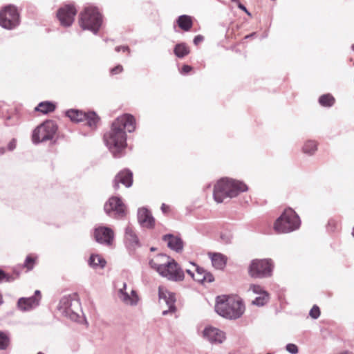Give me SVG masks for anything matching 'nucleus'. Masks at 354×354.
<instances>
[{
  "label": "nucleus",
  "mask_w": 354,
  "mask_h": 354,
  "mask_svg": "<svg viewBox=\"0 0 354 354\" xmlns=\"http://www.w3.org/2000/svg\"><path fill=\"white\" fill-rule=\"evenodd\" d=\"M136 127L133 115L124 113L118 117L111 124L109 131L104 135V141L114 158H120L127 146V130L132 133Z\"/></svg>",
  "instance_id": "obj_1"
},
{
  "label": "nucleus",
  "mask_w": 354,
  "mask_h": 354,
  "mask_svg": "<svg viewBox=\"0 0 354 354\" xmlns=\"http://www.w3.org/2000/svg\"><path fill=\"white\" fill-rule=\"evenodd\" d=\"M248 189V186L242 181L222 178L214 186L213 198L217 203H221L227 199L236 197Z\"/></svg>",
  "instance_id": "obj_2"
},
{
  "label": "nucleus",
  "mask_w": 354,
  "mask_h": 354,
  "mask_svg": "<svg viewBox=\"0 0 354 354\" xmlns=\"http://www.w3.org/2000/svg\"><path fill=\"white\" fill-rule=\"evenodd\" d=\"M215 310L226 319H236L243 314L245 306L241 299L221 295L216 297Z\"/></svg>",
  "instance_id": "obj_3"
},
{
  "label": "nucleus",
  "mask_w": 354,
  "mask_h": 354,
  "mask_svg": "<svg viewBox=\"0 0 354 354\" xmlns=\"http://www.w3.org/2000/svg\"><path fill=\"white\" fill-rule=\"evenodd\" d=\"M103 22V17L95 6H88L79 15V24L84 30H89L94 35L99 32Z\"/></svg>",
  "instance_id": "obj_4"
},
{
  "label": "nucleus",
  "mask_w": 354,
  "mask_h": 354,
  "mask_svg": "<svg viewBox=\"0 0 354 354\" xmlns=\"http://www.w3.org/2000/svg\"><path fill=\"white\" fill-rule=\"evenodd\" d=\"M300 225L299 215L292 208H287L275 221L274 229L278 233H290L298 230Z\"/></svg>",
  "instance_id": "obj_5"
},
{
  "label": "nucleus",
  "mask_w": 354,
  "mask_h": 354,
  "mask_svg": "<svg viewBox=\"0 0 354 354\" xmlns=\"http://www.w3.org/2000/svg\"><path fill=\"white\" fill-rule=\"evenodd\" d=\"M274 262L271 259H256L248 266L249 275L254 279H264L272 275Z\"/></svg>",
  "instance_id": "obj_6"
},
{
  "label": "nucleus",
  "mask_w": 354,
  "mask_h": 354,
  "mask_svg": "<svg viewBox=\"0 0 354 354\" xmlns=\"http://www.w3.org/2000/svg\"><path fill=\"white\" fill-rule=\"evenodd\" d=\"M57 309L63 316L77 321L81 311L80 302L75 295L64 296L59 301Z\"/></svg>",
  "instance_id": "obj_7"
},
{
  "label": "nucleus",
  "mask_w": 354,
  "mask_h": 354,
  "mask_svg": "<svg viewBox=\"0 0 354 354\" xmlns=\"http://www.w3.org/2000/svg\"><path fill=\"white\" fill-rule=\"evenodd\" d=\"M58 129L57 124L54 120H46L38 126L32 133V142L38 144L51 140Z\"/></svg>",
  "instance_id": "obj_8"
},
{
  "label": "nucleus",
  "mask_w": 354,
  "mask_h": 354,
  "mask_svg": "<svg viewBox=\"0 0 354 354\" xmlns=\"http://www.w3.org/2000/svg\"><path fill=\"white\" fill-rule=\"evenodd\" d=\"M20 24V15L17 8L8 5L0 10V26L7 30H13Z\"/></svg>",
  "instance_id": "obj_9"
},
{
  "label": "nucleus",
  "mask_w": 354,
  "mask_h": 354,
  "mask_svg": "<svg viewBox=\"0 0 354 354\" xmlns=\"http://www.w3.org/2000/svg\"><path fill=\"white\" fill-rule=\"evenodd\" d=\"M160 274L173 281H180L184 279L185 274L178 263L173 259L160 266Z\"/></svg>",
  "instance_id": "obj_10"
},
{
  "label": "nucleus",
  "mask_w": 354,
  "mask_h": 354,
  "mask_svg": "<svg viewBox=\"0 0 354 354\" xmlns=\"http://www.w3.org/2000/svg\"><path fill=\"white\" fill-rule=\"evenodd\" d=\"M105 213L110 217L120 219L126 215V206L120 197L112 196L104 204Z\"/></svg>",
  "instance_id": "obj_11"
},
{
  "label": "nucleus",
  "mask_w": 354,
  "mask_h": 354,
  "mask_svg": "<svg viewBox=\"0 0 354 354\" xmlns=\"http://www.w3.org/2000/svg\"><path fill=\"white\" fill-rule=\"evenodd\" d=\"M93 237L98 243L109 247L113 245L115 234L111 227L99 225L94 229Z\"/></svg>",
  "instance_id": "obj_12"
},
{
  "label": "nucleus",
  "mask_w": 354,
  "mask_h": 354,
  "mask_svg": "<svg viewBox=\"0 0 354 354\" xmlns=\"http://www.w3.org/2000/svg\"><path fill=\"white\" fill-rule=\"evenodd\" d=\"M77 14V9L73 4H66L57 11V17L60 24L64 27L71 26Z\"/></svg>",
  "instance_id": "obj_13"
},
{
  "label": "nucleus",
  "mask_w": 354,
  "mask_h": 354,
  "mask_svg": "<svg viewBox=\"0 0 354 354\" xmlns=\"http://www.w3.org/2000/svg\"><path fill=\"white\" fill-rule=\"evenodd\" d=\"M120 183L126 187H131L133 184V173L128 169H124L117 174L113 180V187L115 190L120 188Z\"/></svg>",
  "instance_id": "obj_14"
},
{
  "label": "nucleus",
  "mask_w": 354,
  "mask_h": 354,
  "mask_svg": "<svg viewBox=\"0 0 354 354\" xmlns=\"http://www.w3.org/2000/svg\"><path fill=\"white\" fill-rule=\"evenodd\" d=\"M203 336L212 344H221L225 339L224 332L212 326L205 327L203 331Z\"/></svg>",
  "instance_id": "obj_15"
},
{
  "label": "nucleus",
  "mask_w": 354,
  "mask_h": 354,
  "mask_svg": "<svg viewBox=\"0 0 354 354\" xmlns=\"http://www.w3.org/2000/svg\"><path fill=\"white\" fill-rule=\"evenodd\" d=\"M138 221L142 227L148 229L153 228L155 218L149 209L146 207L139 208L138 210Z\"/></svg>",
  "instance_id": "obj_16"
},
{
  "label": "nucleus",
  "mask_w": 354,
  "mask_h": 354,
  "mask_svg": "<svg viewBox=\"0 0 354 354\" xmlns=\"http://www.w3.org/2000/svg\"><path fill=\"white\" fill-rule=\"evenodd\" d=\"M39 304V298L36 297H21L17 301V308L22 312L32 310Z\"/></svg>",
  "instance_id": "obj_17"
},
{
  "label": "nucleus",
  "mask_w": 354,
  "mask_h": 354,
  "mask_svg": "<svg viewBox=\"0 0 354 354\" xmlns=\"http://www.w3.org/2000/svg\"><path fill=\"white\" fill-rule=\"evenodd\" d=\"M162 240L167 242L168 248L176 252H180L183 249V241L179 236L167 234L163 236Z\"/></svg>",
  "instance_id": "obj_18"
},
{
  "label": "nucleus",
  "mask_w": 354,
  "mask_h": 354,
  "mask_svg": "<svg viewBox=\"0 0 354 354\" xmlns=\"http://www.w3.org/2000/svg\"><path fill=\"white\" fill-rule=\"evenodd\" d=\"M158 296L160 300H163L166 303L171 313H174L176 311V296L174 293L165 290L160 287L158 290Z\"/></svg>",
  "instance_id": "obj_19"
},
{
  "label": "nucleus",
  "mask_w": 354,
  "mask_h": 354,
  "mask_svg": "<svg viewBox=\"0 0 354 354\" xmlns=\"http://www.w3.org/2000/svg\"><path fill=\"white\" fill-rule=\"evenodd\" d=\"M208 257L216 269L223 270L225 267L227 261V257L225 255L220 252H209Z\"/></svg>",
  "instance_id": "obj_20"
},
{
  "label": "nucleus",
  "mask_w": 354,
  "mask_h": 354,
  "mask_svg": "<svg viewBox=\"0 0 354 354\" xmlns=\"http://www.w3.org/2000/svg\"><path fill=\"white\" fill-rule=\"evenodd\" d=\"M124 238L129 247L136 248L140 245L139 239L131 225L125 228Z\"/></svg>",
  "instance_id": "obj_21"
},
{
  "label": "nucleus",
  "mask_w": 354,
  "mask_h": 354,
  "mask_svg": "<svg viewBox=\"0 0 354 354\" xmlns=\"http://www.w3.org/2000/svg\"><path fill=\"white\" fill-rule=\"evenodd\" d=\"M65 115L73 122L84 121L86 112L79 109H71L66 111Z\"/></svg>",
  "instance_id": "obj_22"
},
{
  "label": "nucleus",
  "mask_w": 354,
  "mask_h": 354,
  "mask_svg": "<svg viewBox=\"0 0 354 354\" xmlns=\"http://www.w3.org/2000/svg\"><path fill=\"white\" fill-rule=\"evenodd\" d=\"M127 284L123 283L122 288H120L118 291V296L120 299L126 304L131 306H136L138 304V299L136 298H131L130 295L127 292Z\"/></svg>",
  "instance_id": "obj_23"
},
{
  "label": "nucleus",
  "mask_w": 354,
  "mask_h": 354,
  "mask_svg": "<svg viewBox=\"0 0 354 354\" xmlns=\"http://www.w3.org/2000/svg\"><path fill=\"white\" fill-rule=\"evenodd\" d=\"M318 149V143L314 140H307L302 147V152L308 156H312L315 154Z\"/></svg>",
  "instance_id": "obj_24"
},
{
  "label": "nucleus",
  "mask_w": 354,
  "mask_h": 354,
  "mask_svg": "<svg viewBox=\"0 0 354 354\" xmlns=\"http://www.w3.org/2000/svg\"><path fill=\"white\" fill-rule=\"evenodd\" d=\"M176 23L179 28L184 31H189L193 26L192 17L186 15L179 16L176 20Z\"/></svg>",
  "instance_id": "obj_25"
},
{
  "label": "nucleus",
  "mask_w": 354,
  "mask_h": 354,
  "mask_svg": "<svg viewBox=\"0 0 354 354\" xmlns=\"http://www.w3.org/2000/svg\"><path fill=\"white\" fill-rule=\"evenodd\" d=\"M84 121H86V125L89 127L91 129L95 130L100 121V117L95 111L86 112Z\"/></svg>",
  "instance_id": "obj_26"
},
{
  "label": "nucleus",
  "mask_w": 354,
  "mask_h": 354,
  "mask_svg": "<svg viewBox=\"0 0 354 354\" xmlns=\"http://www.w3.org/2000/svg\"><path fill=\"white\" fill-rule=\"evenodd\" d=\"M56 109L55 103L50 101H44L38 104L35 108V111H39L42 113L47 114L53 112Z\"/></svg>",
  "instance_id": "obj_27"
},
{
  "label": "nucleus",
  "mask_w": 354,
  "mask_h": 354,
  "mask_svg": "<svg viewBox=\"0 0 354 354\" xmlns=\"http://www.w3.org/2000/svg\"><path fill=\"white\" fill-rule=\"evenodd\" d=\"M190 50L189 47L185 43L177 44L174 48V55L178 58H183L189 53Z\"/></svg>",
  "instance_id": "obj_28"
},
{
  "label": "nucleus",
  "mask_w": 354,
  "mask_h": 354,
  "mask_svg": "<svg viewBox=\"0 0 354 354\" xmlns=\"http://www.w3.org/2000/svg\"><path fill=\"white\" fill-rule=\"evenodd\" d=\"M106 261L104 259L98 254H91L88 259V264L93 268L100 267L103 268L105 267Z\"/></svg>",
  "instance_id": "obj_29"
},
{
  "label": "nucleus",
  "mask_w": 354,
  "mask_h": 354,
  "mask_svg": "<svg viewBox=\"0 0 354 354\" xmlns=\"http://www.w3.org/2000/svg\"><path fill=\"white\" fill-rule=\"evenodd\" d=\"M318 102L322 106L331 107L335 102V97L330 93H326L319 96Z\"/></svg>",
  "instance_id": "obj_30"
},
{
  "label": "nucleus",
  "mask_w": 354,
  "mask_h": 354,
  "mask_svg": "<svg viewBox=\"0 0 354 354\" xmlns=\"http://www.w3.org/2000/svg\"><path fill=\"white\" fill-rule=\"evenodd\" d=\"M270 300L269 293H263V295H259L252 301L253 305L257 306H263L266 304Z\"/></svg>",
  "instance_id": "obj_31"
},
{
  "label": "nucleus",
  "mask_w": 354,
  "mask_h": 354,
  "mask_svg": "<svg viewBox=\"0 0 354 354\" xmlns=\"http://www.w3.org/2000/svg\"><path fill=\"white\" fill-rule=\"evenodd\" d=\"M18 274L16 277H14L13 275H10L6 272H4L1 268H0V283L2 282H12L14 281L17 277Z\"/></svg>",
  "instance_id": "obj_32"
},
{
  "label": "nucleus",
  "mask_w": 354,
  "mask_h": 354,
  "mask_svg": "<svg viewBox=\"0 0 354 354\" xmlns=\"http://www.w3.org/2000/svg\"><path fill=\"white\" fill-rule=\"evenodd\" d=\"M220 239L222 243L225 244H230L232 243L233 234L230 231L222 232L220 234Z\"/></svg>",
  "instance_id": "obj_33"
},
{
  "label": "nucleus",
  "mask_w": 354,
  "mask_h": 354,
  "mask_svg": "<svg viewBox=\"0 0 354 354\" xmlns=\"http://www.w3.org/2000/svg\"><path fill=\"white\" fill-rule=\"evenodd\" d=\"M205 269L201 267L196 268V273L194 274V280L203 284V276L205 274Z\"/></svg>",
  "instance_id": "obj_34"
},
{
  "label": "nucleus",
  "mask_w": 354,
  "mask_h": 354,
  "mask_svg": "<svg viewBox=\"0 0 354 354\" xmlns=\"http://www.w3.org/2000/svg\"><path fill=\"white\" fill-rule=\"evenodd\" d=\"M35 259L30 255H28L24 261V267L28 270H31L34 268Z\"/></svg>",
  "instance_id": "obj_35"
},
{
  "label": "nucleus",
  "mask_w": 354,
  "mask_h": 354,
  "mask_svg": "<svg viewBox=\"0 0 354 354\" xmlns=\"http://www.w3.org/2000/svg\"><path fill=\"white\" fill-rule=\"evenodd\" d=\"M9 342V339L6 334L0 331V350L5 349Z\"/></svg>",
  "instance_id": "obj_36"
},
{
  "label": "nucleus",
  "mask_w": 354,
  "mask_h": 354,
  "mask_svg": "<svg viewBox=\"0 0 354 354\" xmlns=\"http://www.w3.org/2000/svg\"><path fill=\"white\" fill-rule=\"evenodd\" d=\"M250 290H252L254 294L263 295V293H268L260 285L252 284L250 287Z\"/></svg>",
  "instance_id": "obj_37"
},
{
  "label": "nucleus",
  "mask_w": 354,
  "mask_h": 354,
  "mask_svg": "<svg viewBox=\"0 0 354 354\" xmlns=\"http://www.w3.org/2000/svg\"><path fill=\"white\" fill-rule=\"evenodd\" d=\"M309 315L312 318L317 319L320 315L319 308L316 305L313 306L309 312Z\"/></svg>",
  "instance_id": "obj_38"
},
{
  "label": "nucleus",
  "mask_w": 354,
  "mask_h": 354,
  "mask_svg": "<svg viewBox=\"0 0 354 354\" xmlns=\"http://www.w3.org/2000/svg\"><path fill=\"white\" fill-rule=\"evenodd\" d=\"M203 284L205 283H212L214 281V277L213 274L211 272H207L206 270H205V274L203 276Z\"/></svg>",
  "instance_id": "obj_39"
},
{
  "label": "nucleus",
  "mask_w": 354,
  "mask_h": 354,
  "mask_svg": "<svg viewBox=\"0 0 354 354\" xmlns=\"http://www.w3.org/2000/svg\"><path fill=\"white\" fill-rule=\"evenodd\" d=\"M286 349L288 352H289L291 354H297L298 353V347L296 344H288L286 346Z\"/></svg>",
  "instance_id": "obj_40"
},
{
  "label": "nucleus",
  "mask_w": 354,
  "mask_h": 354,
  "mask_svg": "<svg viewBox=\"0 0 354 354\" xmlns=\"http://www.w3.org/2000/svg\"><path fill=\"white\" fill-rule=\"evenodd\" d=\"M337 221L335 219L330 218L328 221L327 228L329 231H334L336 228Z\"/></svg>",
  "instance_id": "obj_41"
},
{
  "label": "nucleus",
  "mask_w": 354,
  "mask_h": 354,
  "mask_svg": "<svg viewBox=\"0 0 354 354\" xmlns=\"http://www.w3.org/2000/svg\"><path fill=\"white\" fill-rule=\"evenodd\" d=\"M123 71V67L122 65L119 64L111 69V75H117L122 73Z\"/></svg>",
  "instance_id": "obj_42"
},
{
  "label": "nucleus",
  "mask_w": 354,
  "mask_h": 354,
  "mask_svg": "<svg viewBox=\"0 0 354 354\" xmlns=\"http://www.w3.org/2000/svg\"><path fill=\"white\" fill-rule=\"evenodd\" d=\"M149 264L150 266V267L153 269H155L159 274H160V270H159V268L160 266H163V263L162 264H158V263H156L154 260L153 259H151L149 262Z\"/></svg>",
  "instance_id": "obj_43"
},
{
  "label": "nucleus",
  "mask_w": 354,
  "mask_h": 354,
  "mask_svg": "<svg viewBox=\"0 0 354 354\" xmlns=\"http://www.w3.org/2000/svg\"><path fill=\"white\" fill-rule=\"evenodd\" d=\"M192 70V66L187 65V64H184L180 70V73L182 75H185L188 74Z\"/></svg>",
  "instance_id": "obj_44"
},
{
  "label": "nucleus",
  "mask_w": 354,
  "mask_h": 354,
  "mask_svg": "<svg viewBox=\"0 0 354 354\" xmlns=\"http://www.w3.org/2000/svg\"><path fill=\"white\" fill-rule=\"evenodd\" d=\"M115 50L116 52L123 51V52H127L128 53H130V48L128 46H116L115 48Z\"/></svg>",
  "instance_id": "obj_45"
},
{
  "label": "nucleus",
  "mask_w": 354,
  "mask_h": 354,
  "mask_svg": "<svg viewBox=\"0 0 354 354\" xmlns=\"http://www.w3.org/2000/svg\"><path fill=\"white\" fill-rule=\"evenodd\" d=\"M237 4L238 8L243 10L244 12H245L248 16H251V13L248 11V10L246 8V7L242 4L239 0L238 2H236Z\"/></svg>",
  "instance_id": "obj_46"
},
{
  "label": "nucleus",
  "mask_w": 354,
  "mask_h": 354,
  "mask_svg": "<svg viewBox=\"0 0 354 354\" xmlns=\"http://www.w3.org/2000/svg\"><path fill=\"white\" fill-rule=\"evenodd\" d=\"M160 209L164 214H167L170 210V207L165 203H162Z\"/></svg>",
  "instance_id": "obj_47"
},
{
  "label": "nucleus",
  "mask_w": 354,
  "mask_h": 354,
  "mask_svg": "<svg viewBox=\"0 0 354 354\" xmlns=\"http://www.w3.org/2000/svg\"><path fill=\"white\" fill-rule=\"evenodd\" d=\"M203 37L201 35H196L194 38V44L195 45H198L199 43H201V41H203Z\"/></svg>",
  "instance_id": "obj_48"
},
{
  "label": "nucleus",
  "mask_w": 354,
  "mask_h": 354,
  "mask_svg": "<svg viewBox=\"0 0 354 354\" xmlns=\"http://www.w3.org/2000/svg\"><path fill=\"white\" fill-rule=\"evenodd\" d=\"M16 147V141L15 139H13L12 140H11L8 145V149L10 150V151H12L13 149H15Z\"/></svg>",
  "instance_id": "obj_49"
},
{
  "label": "nucleus",
  "mask_w": 354,
  "mask_h": 354,
  "mask_svg": "<svg viewBox=\"0 0 354 354\" xmlns=\"http://www.w3.org/2000/svg\"><path fill=\"white\" fill-rule=\"evenodd\" d=\"M130 297H131V298H136V299L138 300V295H137V294H136V290H131Z\"/></svg>",
  "instance_id": "obj_50"
},
{
  "label": "nucleus",
  "mask_w": 354,
  "mask_h": 354,
  "mask_svg": "<svg viewBox=\"0 0 354 354\" xmlns=\"http://www.w3.org/2000/svg\"><path fill=\"white\" fill-rule=\"evenodd\" d=\"M32 297H36L37 298H39V300L41 299V292L38 290H35L34 295Z\"/></svg>",
  "instance_id": "obj_51"
},
{
  "label": "nucleus",
  "mask_w": 354,
  "mask_h": 354,
  "mask_svg": "<svg viewBox=\"0 0 354 354\" xmlns=\"http://www.w3.org/2000/svg\"><path fill=\"white\" fill-rule=\"evenodd\" d=\"M186 272L194 279L195 274L193 272H192L190 270L187 269V270H186Z\"/></svg>",
  "instance_id": "obj_52"
},
{
  "label": "nucleus",
  "mask_w": 354,
  "mask_h": 354,
  "mask_svg": "<svg viewBox=\"0 0 354 354\" xmlns=\"http://www.w3.org/2000/svg\"><path fill=\"white\" fill-rule=\"evenodd\" d=\"M255 35H256V32H252V33H251V34H250V35H246V36L245 37V39L252 38V37H254V36H255Z\"/></svg>",
  "instance_id": "obj_53"
},
{
  "label": "nucleus",
  "mask_w": 354,
  "mask_h": 354,
  "mask_svg": "<svg viewBox=\"0 0 354 354\" xmlns=\"http://www.w3.org/2000/svg\"><path fill=\"white\" fill-rule=\"evenodd\" d=\"M158 258H167L168 259H170V257H167V256H166V255H165V254H158Z\"/></svg>",
  "instance_id": "obj_54"
},
{
  "label": "nucleus",
  "mask_w": 354,
  "mask_h": 354,
  "mask_svg": "<svg viewBox=\"0 0 354 354\" xmlns=\"http://www.w3.org/2000/svg\"><path fill=\"white\" fill-rule=\"evenodd\" d=\"M169 313H171L170 310H169V308L168 310H163L162 311V315H167Z\"/></svg>",
  "instance_id": "obj_55"
},
{
  "label": "nucleus",
  "mask_w": 354,
  "mask_h": 354,
  "mask_svg": "<svg viewBox=\"0 0 354 354\" xmlns=\"http://www.w3.org/2000/svg\"><path fill=\"white\" fill-rule=\"evenodd\" d=\"M150 250H151V252L156 251V248L151 247V248H150Z\"/></svg>",
  "instance_id": "obj_56"
},
{
  "label": "nucleus",
  "mask_w": 354,
  "mask_h": 354,
  "mask_svg": "<svg viewBox=\"0 0 354 354\" xmlns=\"http://www.w3.org/2000/svg\"><path fill=\"white\" fill-rule=\"evenodd\" d=\"M3 303L2 295L0 294V305Z\"/></svg>",
  "instance_id": "obj_57"
},
{
  "label": "nucleus",
  "mask_w": 354,
  "mask_h": 354,
  "mask_svg": "<svg viewBox=\"0 0 354 354\" xmlns=\"http://www.w3.org/2000/svg\"><path fill=\"white\" fill-rule=\"evenodd\" d=\"M351 49H352V50L354 52V44H352V46H351Z\"/></svg>",
  "instance_id": "obj_58"
},
{
  "label": "nucleus",
  "mask_w": 354,
  "mask_h": 354,
  "mask_svg": "<svg viewBox=\"0 0 354 354\" xmlns=\"http://www.w3.org/2000/svg\"><path fill=\"white\" fill-rule=\"evenodd\" d=\"M352 235L354 236V226H353V231H352Z\"/></svg>",
  "instance_id": "obj_59"
},
{
  "label": "nucleus",
  "mask_w": 354,
  "mask_h": 354,
  "mask_svg": "<svg viewBox=\"0 0 354 354\" xmlns=\"http://www.w3.org/2000/svg\"><path fill=\"white\" fill-rule=\"evenodd\" d=\"M232 2H238V0H231Z\"/></svg>",
  "instance_id": "obj_60"
},
{
  "label": "nucleus",
  "mask_w": 354,
  "mask_h": 354,
  "mask_svg": "<svg viewBox=\"0 0 354 354\" xmlns=\"http://www.w3.org/2000/svg\"><path fill=\"white\" fill-rule=\"evenodd\" d=\"M4 151V149H2V150H0V152H3Z\"/></svg>",
  "instance_id": "obj_61"
},
{
  "label": "nucleus",
  "mask_w": 354,
  "mask_h": 354,
  "mask_svg": "<svg viewBox=\"0 0 354 354\" xmlns=\"http://www.w3.org/2000/svg\"><path fill=\"white\" fill-rule=\"evenodd\" d=\"M4 151V149H2V150H0V152H3Z\"/></svg>",
  "instance_id": "obj_62"
},
{
  "label": "nucleus",
  "mask_w": 354,
  "mask_h": 354,
  "mask_svg": "<svg viewBox=\"0 0 354 354\" xmlns=\"http://www.w3.org/2000/svg\"><path fill=\"white\" fill-rule=\"evenodd\" d=\"M37 354H44V353L39 352Z\"/></svg>",
  "instance_id": "obj_63"
},
{
  "label": "nucleus",
  "mask_w": 354,
  "mask_h": 354,
  "mask_svg": "<svg viewBox=\"0 0 354 354\" xmlns=\"http://www.w3.org/2000/svg\"><path fill=\"white\" fill-rule=\"evenodd\" d=\"M267 354H272L271 353H268Z\"/></svg>",
  "instance_id": "obj_64"
}]
</instances>
